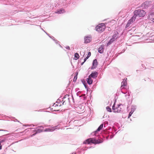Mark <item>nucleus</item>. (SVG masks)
Returning a JSON list of instances; mask_svg holds the SVG:
<instances>
[{
	"instance_id": "f257e3e1",
	"label": "nucleus",
	"mask_w": 154,
	"mask_h": 154,
	"mask_svg": "<svg viewBox=\"0 0 154 154\" xmlns=\"http://www.w3.org/2000/svg\"><path fill=\"white\" fill-rule=\"evenodd\" d=\"M134 14L140 17H144L146 14V12L143 10L138 9L135 10L134 12Z\"/></svg>"
},
{
	"instance_id": "f03ea898",
	"label": "nucleus",
	"mask_w": 154,
	"mask_h": 154,
	"mask_svg": "<svg viewBox=\"0 0 154 154\" xmlns=\"http://www.w3.org/2000/svg\"><path fill=\"white\" fill-rule=\"evenodd\" d=\"M105 28V24L103 23L99 24L96 27V30L99 33H101L104 31Z\"/></svg>"
},
{
	"instance_id": "7ed1b4c3",
	"label": "nucleus",
	"mask_w": 154,
	"mask_h": 154,
	"mask_svg": "<svg viewBox=\"0 0 154 154\" xmlns=\"http://www.w3.org/2000/svg\"><path fill=\"white\" fill-rule=\"evenodd\" d=\"M115 103H114L112 107V110L113 112L115 113L120 112L121 111V105L120 104H118L116 106Z\"/></svg>"
},
{
	"instance_id": "20e7f679",
	"label": "nucleus",
	"mask_w": 154,
	"mask_h": 154,
	"mask_svg": "<svg viewBox=\"0 0 154 154\" xmlns=\"http://www.w3.org/2000/svg\"><path fill=\"white\" fill-rule=\"evenodd\" d=\"M151 4V1H146L141 5V7L144 9L147 8L150 6Z\"/></svg>"
},
{
	"instance_id": "39448f33",
	"label": "nucleus",
	"mask_w": 154,
	"mask_h": 154,
	"mask_svg": "<svg viewBox=\"0 0 154 154\" xmlns=\"http://www.w3.org/2000/svg\"><path fill=\"white\" fill-rule=\"evenodd\" d=\"M118 37V35L117 34H115L113 35L112 38L109 41L107 44V45H109L111 43L113 42Z\"/></svg>"
},
{
	"instance_id": "423d86ee",
	"label": "nucleus",
	"mask_w": 154,
	"mask_h": 154,
	"mask_svg": "<svg viewBox=\"0 0 154 154\" xmlns=\"http://www.w3.org/2000/svg\"><path fill=\"white\" fill-rule=\"evenodd\" d=\"M90 141H91V143L93 144H99L103 142V141L100 140H96L94 138H91Z\"/></svg>"
},
{
	"instance_id": "0eeeda50",
	"label": "nucleus",
	"mask_w": 154,
	"mask_h": 154,
	"mask_svg": "<svg viewBox=\"0 0 154 154\" xmlns=\"http://www.w3.org/2000/svg\"><path fill=\"white\" fill-rule=\"evenodd\" d=\"M98 75V73L97 72H92L89 76L91 78L92 77L93 78L95 79L97 77Z\"/></svg>"
},
{
	"instance_id": "6e6552de",
	"label": "nucleus",
	"mask_w": 154,
	"mask_h": 154,
	"mask_svg": "<svg viewBox=\"0 0 154 154\" xmlns=\"http://www.w3.org/2000/svg\"><path fill=\"white\" fill-rule=\"evenodd\" d=\"M92 40L91 37L89 36L85 37L84 38V42L85 43L90 42Z\"/></svg>"
},
{
	"instance_id": "1a4fd4ad",
	"label": "nucleus",
	"mask_w": 154,
	"mask_h": 154,
	"mask_svg": "<svg viewBox=\"0 0 154 154\" xmlns=\"http://www.w3.org/2000/svg\"><path fill=\"white\" fill-rule=\"evenodd\" d=\"M98 65V62L96 59L94 60L93 62V65L91 67L92 69H94L96 68Z\"/></svg>"
},
{
	"instance_id": "9d476101",
	"label": "nucleus",
	"mask_w": 154,
	"mask_h": 154,
	"mask_svg": "<svg viewBox=\"0 0 154 154\" xmlns=\"http://www.w3.org/2000/svg\"><path fill=\"white\" fill-rule=\"evenodd\" d=\"M126 79H124L123 81L121 83V88H122V89L124 88V87L126 85H127Z\"/></svg>"
},
{
	"instance_id": "9b49d317",
	"label": "nucleus",
	"mask_w": 154,
	"mask_h": 154,
	"mask_svg": "<svg viewBox=\"0 0 154 154\" xmlns=\"http://www.w3.org/2000/svg\"><path fill=\"white\" fill-rule=\"evenodd\" d=\"M149 19L153 22L154 21V14L153 13H151L150 15L149 16Z\"/></svg>"
},
{
	"instance_id": "f8f14e48",
	"label": "nucleus",
	"mask_w": 154,
	"mask_h": 154,
	"mask_svg": "<svg viewBox=\"0 0 154 154\" xmlns=\"http://www.w3.org/2000/svg\"><path fill=\"white\" fill-rule=\"evenodd\" d=\"M91 138L88 139L84 141L83 143L85 144H91Z\"/></svg>"
},
{
	"instance_id": "ddd939ff",
	"label": "nucleus",
	"mask_w": 154,
	"mask_h": 154,
	"mask_svg": "<svg viewBox=\"0 0 154 154\" xmlns=\"http://www.w3.org/2000/svg\"><path fill=\"white\" fill-rule=\"evenodd\" d=\"M61 104L60 103H54L53 105L52 106V108L53 109H54L55 107H59L61 106Z\"/></svg>"
},
{
	"instance_id": "4468645a",
	"label": "nucleus",
	"mask_w": 154,
	"mask_h": 154,
	"mask_svg": "<svg viewBox=\"0 0 154 154\" xmlns=\"http://www.w3.org/2000/svg\"><path fill=\"white\" fill-rule=\"evenodd\" d=\"M87 82L88 84L89 85H91L92 84L93 80L90 77L88 76V78L87 79Z\"/></svg>"
},
{
	"instance_id": "2eb2a0df",
	"label": "nucleus",
	"mask_w": 154,
	"mask_h": 154,
	"mask_svg": "<svg viewBox=\"0 0 154 154\" xmlns=\"http://www.w3.org/2000/svg\"><path fill=\"white\" fill-rule=\"evenodd\" d=\"M103 45H101L100 47L98 49V52H99L102 53H103Z\"/></svg>"
},
{
	"instance_id": "dca6fc26",
	"label": "nucleus",
	"mask_w": 154,
	"mask_h": 154,
	"mask_svg": "<svg viewBox=\"0 0 154 154\" xmlns=\"http://www.w3.org/2000/svg\"><path fill=\"white\" fill-rule=\"evenodd\" d=\"M136 16L134 14V15L131 17V18L129 20L131 23H132L136 19Z\"/></svg>"
},
{
	"instance_id": "f3484780",
	"label": "nucleus",
	"mask_w": 154,
	"mask_h": 154,
	"mask_svg": "<svg viewBox=\"0 0 154 154\" xmlns=\"http://www.w3.org/2000/svg\"><path fill=\"white\" fill-rule=\"evenodd\" d=\"M42 131V130L40 129H38L34 131L33 132L35 133L32 135L31 136L32 137L35 135L37 133H39Z\"/></svg>"
},
{
	"instance_id": "a211bd4d",
	"label": "nucleus",
	"mask_w": 154,
	"mask_h": 154,
	"mask_svg": "<svg viewBox=\"0 0 154 154\" xmlns=\"http://www.w3.org/2000/svg\"><path fill=\"white\" fill-rule=\"evenodd\" d=\"M55 128H48L45 129L44 130V131H52L54 130Z\"/></svg>"
},
{
	"instance_id": "6ab92c4d",
	"label": "nucleus",
	"mask_w": 154,
	"mask_h": 154,
	"mask_svg": "<svg viewBox=\"0 0 154 154\" xmlns=\"http://www.w3.org/2000/svg\"><path fill=\"white\" fill-rule=\"evenodd\" d=\"M65 12V11L61 9L59 11H57V12H56V13L58 14H61Z\"/></svg>"
},
{
	"instance_id": "aec40b11",
	"label": "nucleus",
	"mask_w": 154,
	"mask_h": 154,
	"mask_svg": "<svg viewBox=\"0 0 154 154\" xmlns=\"http://www.w3.org/2000/svg\"><path fill=\"white\" fill-rule=\"evenodd\" d=\"M103 124H101L100 126L98 127V128L97 129L96 131H100L103 128Z\"/></svg>"
},
{
	"instance_id": "412c9836",
	"label": "nucleus",
	"mask_w": 154,
	"mask_h": 154,
	"mask_svg": "<svg viewBox=\"0 0 154 154\" xmlns=\"http://www.w3.org/2000/svg\"><path fill=\"white\" fill-rule=\"evenodd\" d=\"M75 60H77V59H78V58H79V54L78 53H76L75 54Z\"/></svg>"
},
{
	"instance_id": "4be33fe9",
	"label": "nucleus",
	"mask_w": 154,
	"mask_h": 154,
	"mask_svg": "<svg viewBox=\"0 0 154 154\" xmlns=\"http://www.w3.org/2000/svg\"><path fill=\"white\" fill-rule=\"evenodd\" d=\"M131 23H131V22H130V21L128 20L125 26V28H126L128 27H129Z\"/></svg>"
},
{
	"instance_id": "5701e85b",
	"label": "nucleus",
	"mask_w": 154,
	"mask_h": 154,
	"mask_svg": "<svg viewBox=\"0 0 154 154\" xmlns=\"http://www.w3.org/2000/svg\"><path fill=\"white\" fill-rule=\"evenodd\" d=\"M106 109L109 112H112L111 109V108L109 106H107L106 107Z\"/></svg>"
},
{
	"instance_id": "b1692460",
	"label": "nucleus",
	"mask_w": 154,
	"mask_h": 154,
	"mask_svg": "<svg viewBox=\"0 0 154 154\" xmlns=\"http://www.w3.org/2000/svg\"><path fill=\"white\" fill-rule=\"evenodd\" d=\"M78 73H77L76 74V75H75V76H74V79H73V81H76L77 79V75H78Z\"/></svg>"
},
{
	"instance_id": "393cba45",
	"label": "nucleus",
	"mask_w": 154,
	"mask_h": 154,
	"mask_svg": "<svg viewBox=\"0 0 154 154\" xmlns=\"http://www.w3.org/2000/svg\"><path fill=\"white\" fill-rule=\"evenodd\" d=\"M5 141V140L3 139L0 141V149H1L2 148V146L1 145V143H2Z\"/></svg>"
},
{
	"instance_id": "a878e982",
	"label": "nucleus",
	"mask_w": 154,
	"mask_h": 154,
	"mask_svg": "<svg viewBox=\"0 0 154 154\" xmlns=\"http://www.w3.org/2000/svg\"><path fill=\"white\" fill-rule=\"evenodd\" d=\"M91 55V53L89 52L86 57L88 58Z\"/></svg>"
},
{
	"instance_id": "bb28decb",
	"label": "nucleus",
	"mask_w": 154,
	"mask_h": 154,
	"mask_svg": "<svg viewBox=\"0 0 154 154\" xmlns=\"http://www.w3.org/2000/svg\"><path fill=\"white\" fill-rule=\"evenodd\" d=\"M132 112H130V113L129 114L128 116V118H129L131 116V115H132Z\"/></svg>"
},
{
	"instance_id": "cd10ccee",
	"label": "nucleus",
	"mask_w": 154,
	"mask_h": 154,
	"mask_svg": "<svg viewBox=\"0 0 154 154\" xmlns=\"http://www.w3.org/2000/svg\"><path fill=\"white\" fill-rule=\"evenodd\" d=\"M88 59V58L87 57H86V58L84 59V62H83V63H82V64H83V63L84 62H85V61L87 60V59Z\"/></svg>"
},
{
	"instance_id": "c85d7f7f",
	"label": "nucleus",
	"mask_w": 154,
	"mask_h": 154,
	"mask_svg": "<svg viewBox=\"0 0 154 154\" xmlns=\"http://www.w3.org/2000/svg\"><path fill=\"white\" fill-rule=\"evenodd\" d=\"M84 86L85 87V88H87V85H86L85 84H84Z\"/></svg>"
},
{
	"instance_id": "c756f323",
	"label": "nucleus",
	"mask_w": 154,
	"mask_h": 154,
	"mask_svg": "<svg viewBox=\"0 0 154 154\" xmlns=\"http://www.w3.org/2000/svg\"><path fill=\"white\" fill-rule=\"evenodd\" d=\"M65 96V97H67V96L68 97V96H69V95H66Z\"/></svg>"
},
{
	"instance_id": "7c9ffc66",
	"label": "nucleus",
	"mask_w": 154,
	"mask_h": 154,
	"mask_svg": "<svg viewBox=\"0 0 154 154\" xmlns=\"http://www.w3.org/2000/svg\"><path fill=\"white\" fill-rule=\"evenodd\" d=\"M58 110V109H54V110Z\"/></svg>"
},
{
	"instance_id": "2f4dec72",
	"label": "nucleus",
	"mask_w": 154,
	"mask_h": 154,
	"mask_svg": "<svg viewBox=\"0 0 154 154\" xmlns=\"http://www.w3.org/2000/svg\"><path fill=\"white\" fill-rule=\"evenodd\" d=\"M65 103V101L63 102V104H64V103Z\"/></svg>"
},
{
	"instance_id": "473e14b6",
	"label": "nucleus",
	"mask_w": 154,
	"mask_h": 154,
	"mask_svg": "<svg viewBox=\"0 0 154 154\" xmlns=\"http://www.w3.org/2000/svg\"><path fill=\"white\" fill-rule=\"evenodd\" d=\"M153 22H154V21H153Z\"/></svg>"
}]
</instances>
